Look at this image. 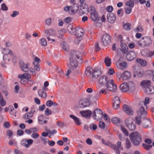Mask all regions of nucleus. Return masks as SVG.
Returning a JSON list of instances; mask_svg holds the SVG:
<instances>
[{
	"label": "nucleus",
	"instance_id": "nucleus-1",
	"mask_svg": "<svg viewBox=\"0 0 154 154\" xmlns=\"http://www.w3.org/2000/svg\"><path fill=\"white\" fill-rule=\"evenodd\" d=\"M81 53L78 51H73L71 54L70 57V61L71 67L70 68H76L78 64L77 63V59H80Z\"/></svg>",
	"mask_w": 154,
	"mask_h": 154
},
{
	"label": "nucleus",
	"instance_id": "nucleus-2",
	"mask_svg": "<svg viewBox=\"0 0 154 154\" xmlns=\"http://www.w3.org/2000/svg\"><path fill=\"white\" fill-rule=\"evenodd\" d=\"M152 44V40L149 36H146L142 37L141 39L137 42V45L139 47H148Z\"/></svg>",
	"mask_w": 154,
	"mask_h": 154
},
{
	"label": "nucleus",
	"instance_id": "nucleus-3",
	"mask_svg": "<svg viewBox=\"0 0 154 154\" xmlns=\"http://www.w3.org/2000/svg\"><path fill=\"white\" fill-rule=\"evenodd\" d=\"M130 139L133 144L135 146L139 145L141 141V137L137 132L132 133L129 135Z\"/></svg>",
	"mask_w": 154,
	"mask_h": 154
},
{
	"label": "nucleus",
	"instance_id": "nucleus-4",
	"mask_svg": "<svg viewBox=\"0 0 154 154\" xmlns=\"http://www.w3.org/2000/svg\"><path fill=\"white\" fill-rule=\"evenodd\" d=\"M79 9V6L77 4H75L71 6H66L64 8L65 11H68L70 14L76 13Z\"/></svg>",
	"mask_w": 154,
	"mask_h": 154
},
{
	"label": "nucleus",
	"instance_id": "nucleus-5",
	"mask_svg": "<svg viewBox=\"0 0 154 154\" xmlns=\"http://www.w3.org/2000/svg\"><path fill=\"white\" fill-rule=\"evenodd\" d=\"M108 91L115 92L117 89V85L112 79H111L106 86Z\"/></svg>",
	"mask_w": 154,
	"mask_h": 154
},
{
	"label": "nucleus",
	"instance_id": "nucleus-6",
	"mask_svg": "<svg viewBox=\"0 0 154 154\" xmlns=\"http://www.w3.org/2000/svg\"><path fill=\"white\" fill-rule=\"evenodd\" d=\"M133 122L134 119L131 117L126 119L125 121L126 126L131 131H133L136 128V126L134 124Z\"/></svg>",
	"mask_w": 154,
	"mask_h": 154
},
{
	"label": "nucleus",
	"instance_id": "nucleus-7",
	"mask_svg": "<svg viewBox=\"0 0 154 154\" xmlns=\"http://www.w3.org/2000/svg\"><path fill=\"white\" fill-rule=\"evenodd\" d=\"M102 143L106 146H108L112 149L114 150L117 154H120V151L117 148L115 144H113L109 142L106 141L104 139H101Z\"/></svg>",
	"mask_w": 154,
	"mask_h": 154
},
{
	"label": "nucleus",
	"instance_id": "nucleus-8",
	"mask_svg": "<svg viewBox=\"0 0 154 154\" xmlns=\"http://www.w3.org/2000/svg\"><path fill=\"white\" fill-rule=\"evenodd\" d=\"M3 53L4 54L3 56V60L5 61L9 62L10 60L11 56V51L8 49H3Z\"/></svg>",
	"mask_w": 154,
	"mask_h": 154
},
{
	"label": "nucleus",
	"instance_id": "nucleus-9",
	"mask_svg": "<svg viewBox=\"0 0 154 154\" xmlns=\"http://www.w3.org/2000/svg\"><path fill=\"white\" fill-rule=\"evenodd\" d=\"M92 116L94 119L99 120L103 117L102 112L100 109H96L93 112Z\"/></svg>",
	"mask_w": 154,
	"mask_h": 154
},
{
	"label": "nucleus",
	"instance_id": "nucleus-10",
	"mask_svg": "<svg viewBox=\"0 0 154 154\" xmlns=\"http://www.w3.org/2000/svg\"><path fill=\"white\" fill-rule=\"evenodd\" d=\"M33 142L32 139H24L22 140L21 144L22 146L25 147L26 148H28L30 145H32Z\"/></svg>",
	"mask_w": 154,
	"mask_h": 154
},
{
	"label": "nucleus",
	"instance_id": "nucleus-11",
	"mask_svg": "<svg viewBox=\"0 0 154 154\" xmlns=\"http://www.w3.org/2000/svg\"><path fill=\"white\" fill-rule=\"evenodd\" d=\"M111 78L108 76L103 75L100 77L99 81V84L102 85H106L109 80Z\"/></svg>",
	"mask_w": 154,
	"mask_h": 154
},
{
	"label": "nucleus",
	"instance_id": "nucleus-12",
	"mask_svg": "<svg viewBox=\"0 0 154 154\" xmlns=\"http://www.w3.org/2000/svg\"><path fill=\"white\" fill-rule=\"evenodd\" d=\"M110 42L111 40L109 35L106 34L103 36L102 39V42L103 45H108Z\"/></svg>",
	"mask_w": 154,
	"mask_h": 154
},
{
	"label": "nucleus",
	"instance_id": "nucleus-13",
	"mask_svg": "<svg viewBox=\"0 0 154 154\" xmlns=\"http://www.w3.org/2000/svg\"><path fill=\"white\" fill-rule=\"evenodd\" d=\"M79 105L82 108H85L88 106L90 103L89 100L87 98H83L81 99L79 102Z\"/></svg>",
	"mask_w": 154,
	"mask_h": 154
},
{
	"label": "nucleus",
	"instance_id": "nucleus-14",
	"mask_svg": "<svg viewBox=\"0 0 154 154\" xmlns=\"http://www.w3.org/2000/svg\"><path fill=\"white\" fill-rule=\"evenodd\" d=\"M136 57V53L133 51H130L128 52L126 56V58L128 60L131 61L134 59Z\"/></svg>",
	"mask_w": 154,
	"mask_h": 154
},
{
	"label": "nucleus",
	"instance_id": "nucleus-15",
	"mask_svg": "<svg viewBox=\"0 0 154 154\" xmlns=\"http://www.w3.org/2000/svg\"><path fill=\"white\" fill-rule=\"evenodd\" d=\"M48 90V88L45 87H43L42 89L38 90V94L39 95L43 98H45L47 96L46 91Z\"/></svg>",
	"mask_w": 154,
	"mask_h": 154
},
{
	"label": "nucleus",
	"instance_id": "nucleus-16",
	"mask_svg": "<svg viewBox=\"0 0 154 154\" xmlns=\"http://www.w3.org/2000/svg\"><path fill=\"white\" fill-rule=\"evenodd\" d=\"M123 109L124 111L129 116L132 115L133 114V109L129 106L126 104L123 105Z\"/></svg>",
	"mask_w": 154,
	"mask_h": 154
},
{
	"label": "nucleus",
	"instance_id": "nucleus-17",
	"mask_svg": "<svg viewBox=\"0 0 154 154\" xmlns=\"http://www.w3.org/2000/svg\"><path fill=\"white\" fill-rule=\"evenodd\" d=\"M107 17L108 21L111 23H114L116 20V16L112 13H110L108 14Z\"/></svg>",
	"mask_w": 154,
	"mask_h": 154
},
{
	"label": "nucleus",
	"instance_id": "nucleus-18",
	"mask_svg": "<svg viewBox=\"0 0 154 154\" xmlns=\"http://www.w3.org/2000/svg\"><path fill=\"white\" fill-rule=\"evenodd\" d=\"M131 76V74L129 72L125 71L122 73L120 78H122V80H125L128 79Z\"/></svg>",
	"mask_w": 154,
	"mask_h": 154
},
{
	"label": "nucleus",
	"instance_id": "nucleus-19",
	"mask_svg": "<svg viewBox=\"0 0 154 154\" xmlns=\"http://www.w3.org/2000/svg\"><path fill=\"white\" fill-rule=\"evenodd\" d=\"M29 63H25L23 62L20 63V68L23 71L28 72L29 71Z\"/></svg>",
	"mask_w": 154,
	"mask_h": 154
},
{
	"label": "nucleus",
	"instance_id": "nucleus-20",
	"mask_svg": "<svg viewBox=\"0 0 154 154\" xmlns=\"http://www.w3.org/2000/svg\"><path fill=\"white\" fill-rule=\"evenodd\" d=\"M143 105H140L139 104V107H140L139 110L138 112V114L140 116L144 117L146 114V112L144 110V107L142 106Z\"/></svg>",
	"mask_w": 154,
	"mask_h": 154
},
{
	"label": "nucleus",
	"instance_id": "nucleus-21",
	"mask_svg": "<svg viewBox=\"0 0 154 154\" xmlns=\"http://www.w3.org/2000/svg\"><path fill=\"white\" fill-rule=\"evenodd\" d=\"M120 50L123 54H126L127 52L128 48L125 43L122 42H121Z\"/></svg>",
	"mask_w": 154,
	"mask_h": 154
},
{
	"label": "nucleus",
	"instance_id": "nucleus-22",
	"mask_svg": "<svg viewBox=\"0 0 154 154\" xmlns=\"http://www.w3.org/2000/svg\"><path fill=\"white\" fill-rule=\"evenodd\" d=\"M145 92L148 94H151L154 92V88L152 86H149L144 89Z\"/></svg>",
	"mask_w": 154,
	"mask_h": 154
},
{
	"label": "nucleus",
	"instance_id": "nucleus-23",
	"mask_svg": "<svg viewBox=\"0 0 154 154\" xmlns=\"http://www.w3.org/2000/svg\"><path fill=\"white\" fill-rule=\"evenodd\" d=\"M151 82L149 80H144L141 83V86L144 88V89L146 88L149 87L151 85Z\"/></svg>",
	"mask_w": 154,
	"mask_h": 154
},
{
	"label": "nucleus",
	"instance_id": "nucleus-24",
	"mask_svg": "<svg viewBox=\"0 0 154 154\" xmlns=\"http://www.w3.org/2000/svg\"><path fill=\"white\" fill-rule=\"evenodd\" d=\"M120 89L123 92H126L128 91L127 83H124L122 84L120 86Z\"/></svg>",
	"mask_w": 154,
	"mask_h": 154
},
{
	"label": "nucleus",
	"instance_id": "nucleus-25",
	"mask_svg": "<svg viewBox=\"0 0 154 154\" xmlns=\"http://www.w3.org/2000/svg\"><path fill=\"white\" fill-rule=\"evenodd\" d=\"M31 77L30 75L27 73L23 74H20L18 76V78L19 79H23L28 80L30 79Z\"/></svg>",
	"mask_w": 154,
	"mask_h": 154
},
{
	"label": "nucleus",
	"instance_id": "nucleus-26",
	"mask_svg": "<svg viewBox=\"0 0 154 154\" xmlns=\"http://www.w3.org/2000/svg\"><path fill=\"white\" fill-rule=\"evenodd\" d=\"M45 34L50 36H54L56 34V32L54 29H52L45 30Z\"/></svg>",
	"mask_w": 154,
	"mask_h": 154
},
{
	"label": "nucleus",
	"instance_id": "nucleus-27",
	"mask_svg": "<svg viewBox=\"0 0 154 154\" xmlns=\"http://www.w3.org/2000/svg\"><path fill=\"white\" fill-rule=\"evenodd\" d=\"M136 61L138 64L142 66H146L147 64L146 61L143 59L137 58Z\"/></svg>",
	"mask_w": 154,
	"mask_h": 154
},
{
	"label": "nucleus",
	"instance_id": "nucleus-28",
	"mask_svg": "<svg viewBox=\"0 0 154 154\" xmlns=\"http://www.w3.org/2000/svg\"><path fill=\"white\" fill-rule=\"evenodd\" d=\"M101 74L100 70L97 69H94L92 72V75L93 78H97Z\"/></svg>",
	"mask_w": 154,
	"mask_h": 154
},
{
	"label": "nucleus",
	"instance_id": "nucleus-29",
	"mask_svg": "<svg viewBox=\"0 0 154 154\" xmlns=\"http://www.w3.org/2000/svg\"><path fill=\"white\" fill-rule=\"evenodd\" d=\"M91 18L92 20L95 21L99 19L98 16L97 12L95 13H91Z\"/></svg>",
	"mask_w": 154,
	"mask_h": 154
},
{
	"label": "nucleus",
	"instance_id": "nucleus-30",
	"mask_svg": "<svg viewBox=\"0 0 154 154\" xmlns=\"http://www.w3.org/2000/svg\"><path fill=\"white\" fill-rule=\"evenodd\" d=\"M117 66L118 69L123 70L126 68L127 64L125 62H123L117 64Z\"/></svg>",
	"mask_w": 154,
	"mask_h": 154
},
{
	"label": "nucleus",
	"instance_id": "nucleus-31",
	"mask_svg": "<svg viewBox=\"0 0 154 154\" xmlns=\"http://www.w3.org/2000/svg\"><path fill=\"white\" fill-rule=\"evenodd\" d=\"M128 90L131 92L133 91L135 89V85L132 82H129L127 83Z\"/></svg>",
	"mask_w": 154,
	"mask_h": 154
},
{
	"label": "nucleus",
	"instance_id": "nucleus-32",
	"mask_svg": "<svg viewBox=\"0 0 154 154\" xmlns=\"http://www.w3.org/2000/svg\"><path fill=\"white\" fill-rule=\"evenodd\" d=\"M80 113L83 117H89L91 114L92 112L90 110L82 111L80 112Z\"/></svg>",
	"mask_w": 154,
	"mask_h": 154
},
{
	"label": "nucleus",
	"instance_id": "nucleus-33",
	"mask_svg": "<svg viewBox=\"0 0 154 154\" xmlns=\"http://www.w3.org/2000/svg\"><path fill=\"white\" fill-rule=\"evenodd\" d=\"M83 30L82 29L77 28L76 31L75 32V35H77L78 36L82 37L83 35Z\"/></svg>",
	"mask_w": 154,
	"mask_h": 154
},
{
	"label": "nucleus",
	"instance_id": "nucleus-34",
	"mask_svg": "<svg viewBox=\"0 0 154 154\" xmlns=\"http://www.w3.org/2000/svg\"><path fill=\"white\" fill-rule=\"evenodd\" d=\"M104 63L107 66H110L111 64V60L108 57H106L104 59Z\"/></svg>",
	"mask_w": 154,
	"mask_h": 154
},
{
	"label": "nucleus",
	"instance_id": "nucleus-35",
	"mask_svg": "<svg viewBox=\"0 0 154 154\" xmlns=\"http://www.w3.org/2000/svg\"><path fill=\"white\" fill-rule=\"evenodd\" d=\"M93 70L91 67L88 66L86 69L85 73L87 75H92Z\"/></svg>",
	"mask_w": 154,
	"mask_h": 154
},
{
	"label": "nucleus",
	"instance_id": "nucleus-36",
	"mask_svg": "<svg viewBox=\"0 0 154 154\" xmlns=\"http://www.w3.org/2000/svg\"><path fill=\"white\" fill-rule=\"evenodd\" d=\"M33 116L32 113L28 112L26 113L23 116V118L25 119H29L31 118Z\"/></svg>",
	"mask_w": 154,
	"mask_h": 154
},
{
	"label": "nucleus",
	"instance_id": "nucleus-37",
	"mask_svg": "<svg viewBox=\"0 0 154 154\" xmlns=\"http://www.w3.org/2000/svg\"><path fill=\"white\" fill-rule=\"evenodd\" d=\"M112 122L114 124L118 125L120 123L121 120L117 117H114L112 119Z\"/></svg>",
	"mask_w": 154,
	"mask_h": 154
},
{
	"label": "nucleus",
	"instance_id": "nucleus-38",
	"mask_svg": "<svg viewBox=\"0 0 154 154\" xmlns=\"http://www.w3.org/2000/svg\"><path fill=\"white\" fill-rule=\"evenodd\" d=\"M143 74V71L142 70L140 69L137 71L135 74L134 75V77H135L136 76H137L139 77H141Z\"/></svg>",
	"mask_w": 154,
	"mask_h": 154
},
{
	"label": "nucleus",
	"instance_id": "nucleus-39",
	"mask_svg": "<svg viewBox=\"0 0 154 154\" xmlns=\"http://www.w3.org/2000/svg\"><path fill=\"white\" fill-rule=\"evenodd\" d=\"M10 109V114L13 115H14L15 116H16L15 115L16 110H14L13 107L12 106H10L9 107Z\"/></svg>",
	"mask_w": 154,
	"mask_h": 154
},
{
	"label": "nucleus",
	"instance_id": "nucleus-40",
	"mask_svg": "<svg viewBox=\"0 0 154 154\" xmlns=\"http://www.w3.org/2000/svg\"><path fill=\"white\" fill-rule=\"evenodd\" d=\"M40 43L42 46L45 47L47 46V41L45 39L42 38L40 39Z\"/></svg>",
	"mask_w": 154,
	"mask_h": 154
},
{
	"label": "nucleus",
	"instance_id": "nucleus-41",
	"mask_svg": "<svg viewBox=\"0 0 154 154\" xmlns=\"http://www.w3.org/2000/svg\"><path fill=\"white\" fill-rule=\"evenodd\" d=\"M149 98L148 97H146L145 98L144 102L143 101L140 102L139 103V105H143V104L144 105H146L149 103Z\"/></svg>",
	"mask_w": 154,
	"mask_h": 154
},
{
	"label": "nucleus",
	"instance_id": "nucleus-42",
	"mask_svg": "<svg viewBox=\"0 0 154 154\" xmlns=\"http://www.w3.org/2000/svg\"><path fill=\"white\" fill-rule=\"evenodd\" d=\"M126 4L127 6L131 8H132L134 6V3L132 0H129L126 3Z\"/></svg>",
	"mask_w": 154,
	"mask_h": 154
},
{
	"label": "nucleus",
	"instance_id": "nucleus-43",
	"mask_svg": "<svg viewBox=\"0 0 154 154\" xmlns=\"http://www.w3.org/2000/svg\"><path fill=\"white\" fill-rule=\"evenodd\" d=\"M143 30L142 27L140 25H139L136 28L134 29V31L136 32H142Z\"/></svg>",
	"mask_w": 154,
	"mask_h": 154
},
{
	"label": "nucleus",
	"instance_id": "nucleus-44",
	"mask_svg": "<svg viewBox=\"0 0 154 154\" xmlns=\"http://www.w3.org/2000/svg\"><path fill=\"white\" fill-rule=\"evenodd\" d=\"M88 11L90 12V14L91 13H95L97 12L95 8L93 6H90L88 8Z\"/></svg>",
	"mask_w": 154,
	"mask_h": 154
},
{
	"label": "nucleus",
	"instance_id": "nucleus-45",
	"mask_svg": "<svg viewBox=\"0 0 154 154\" xmlns=\"http://www.w3.org/2000/svg\"><path fill=\"white\" fill-rule=\"evenodd\" d=\"M125 145L127 149L129 148L131 146V143L128 139L126 140Z\"/></svg>",
	"mask_w": 154,
	"mask_h": 154
},
{
	"label": "nucleus",
	"instance_id": "nucleus-46",
	"mask_svg": "<svg viewBox=\"0 0 154 154\" xmlns=\"http://www.w3.org/2000/svg\"><path fill=\"white\" fill-rule=\"evenodd\" d=\"M113 102L117 103L120 104V100L119 97L117 96L114 97L113 99Z\"/></svg>",
	"mask_w": 154,
	"mask_h": 154
},
{
	"label": "nucleus",
	"instance_id": "nucleus-47",
	"mask_svg": "<svg viewBox=\"0 0 154 154\" xmlns=\"http://www.w3.org/2000/svg\"><path fill=\"white\" fill-rule=\"evenodd\" d=\"M19 14V12L18 11H13L12 14L11 15V17L12 18H14L17 16H18Z\"/></svg>",
	"mask_w": 154,
	"mask_h": 154
},
{
	"label": "nucleus",
	"instance_id": "nucleus-48",
	"mask_svg": "<svg viewBox=\"0 0 154 154\" xmlns=\"http://www.w3.org/2000/svg\"><path fill=\"white\" fill-rule=\"evenodd\" d=\"M143 148L146 150H149L152 147V145L149 144L143 143Z\"/></svg>",
	"mask_w": 154,
	"mask_h": 154
},
{
	"label": "nucleus",
	"instance_id": "nucleus-49",
	"mask_svg": "<svg viewBox=\"0 0 154 154\" xmlns=\"http://www.w3.org/2000/svg\"><path fill=\"white\" fill-rule=\"evenodd\" d=\"M82 37L79 36L76 37L74 40V42L76 44H78L80 41L82 39Z\"/></svg>",
	"mask_w": 154,
	"mask_h": 154
},
{
	"label": "nucleus",
	"instance_id": "nucleus-50",
	"mask_svg": "<svg viewBox=\"0 0 154 154\" xmlns=\"http://www.w3.org/2000/svg\"><path fill=\"white\" fill-rule=\"evenodd\" d=\"M77 28H72V26H70L69 27V30H70V32H71V34H73L75 35V32L76 31V30Z\"/></svg>",
	"mask_w": 154,
	"mask_h": 154
},
{
	"label": "nucleus",
	"instance_id": "nucleus-51",
	"mask_svg": "<svg viewBox=\"0 0 154 154\" xmlns=\"http://www.w3.org/2000/svg\"><path fill=\"white\" fill-rule=\"evenodd\" d=\"M44 119V116L43 115L40 116L38 118V121L40 124H43Z\"/></svg>",
	"mask_w": 154,
	"mask_h": 154
},
{
	"label": "nucleus",
	"instance_id": "nucleus-52",
	"mask_svg": "<svg viewBox=\"0 0 154 154\" xmlns=\"http://www.w3.org/2000/svg\"><path fill=\"white\" fill-rule=\"evenodd\" d=\"M131 24L129 23H126L124 26V28L127 30H129L130 29V26Z\"/></svg>",
	"mask_w": 154,
	"mask_h": 154
},
{
	"label": "nucleus",
	"instance_id": "nucleus-53",
	"mask_svg": "<svg viewBox=\"0 0 154 154\" xmlns=\"http://www.w3.org/2000/svg\"><path fill=\"white\" fill-rule=\"evenodd\" d=\"M11 146H14L17 144V142L14 140H10L8 143Z\"/></svg>",
	"mask_w": 154,
	"mask_h": 154
},
{
	"label": "nucleus",
	"instance_id": "nucleus-54",
	"mask_svg": "<svg viewBox=\"0 0 154 154\" xmlns=\"http://www.w3.org/2000/svg\"><path fill=\"white\" fill-rule=\"evenodd\" d=\"M121 130L125 134L126 136H128V133L127 130L122 126L121 127Z\"/></svg>",
	"mask_w": 154,
	"mask_h": 154
},
{
	"label": "nucleus",
	"instance_id": "nucleus-55",
	"mask_svg": "<svg viewBox=\"0 0 154 154\" xmlns=\"http://www.w3.org/2000/svg\"><path fill=\"white\" fill-rule=\"evenodd\" d=\"M45 22L46 25H50L51 23V18L48 17L45 20Z\"/></svg>",
	"mask_w": 154,
	"mask_h": 154
},
{
	"label": "nucleus",
	"instance_id": "nucleus-56",
	"mask_svg": "<svg viewBox=\"0 0 154 154\" xmlns=\"http://www.w3.org/2000/svg\"><path fill=\"white\" fill-rule=\"evenodd\" d=\"M11 58H12V60L14 63H16V62L17 57L15 55L13 54L12 52Z\"/></svg>",
	"mask_w": 154,
	"mask_h": 154
},
{
	"label": "nucleus",
	"instance_id": "nucleus-57",
	"mask_svg": "<svg viewBox=\"0 0 154 154\" xmlns=\"http://www.w3.org/2000/svg\"><path fill=\"white\" fill-rule=\"evenodd\" d=\"M39 136V134L36 132L33 133L31 135V137L33 139H37Z\"/></svg>",
	"mask_w": 154,
	"mask_h": 154
},
{
	"label": "nucleus",
	"instance_id": "nucleus-58",
	"mask_svg": "<svg viewBox=\"0 0 154 154\" xmlns=\"http://www.w3.org/2000/svg\"><path fill=\"white\" fill-rule=\"evenodd\" d=\"M62 48L63 49L66 51H68L69 48L68 45L66 44H63L62 45Z\"/></svg>",
	"mask_w": 154,
	"mask_h": 154
},
{
	"label": "nucleus",
	"instance_id": "nucleus-59",
	"mask_svg": "<svg viewBox=\"0 0 154 154\" xmlns=\"http://www.w3.org/2000/svg\"><path fill=\"white\" fill-rule=\"evenodd\" d=\"M45 113L46 116H49L51 114L52 112L51 110H49L48 108H47L45 111Z\"/></svg>",
	"mask_w": 154,
	"mask_h": 154
},
{
	"label": "nucleus",
	"instance_id": "nucleus-60",
	"mask_svg": "<svg viewBox=\"0 0 154 154\" xmlns=\"http://www.w3.org/2000/svg\"><path fill=\"white\" fill-rule=\"evenodd\" d=\"M132 8H125V12L127 14H129L131 12Z\"/></svg>",
	"mask_w": 154,
	"mask_h": 154
},
{
	"label": "nucleus",
	"instance_id": "nucleus-61",
	"mask_svg": "<svg viewBox=\"0 0 154 154\" xmlns=\"http://www.w3.org/2000/svg\"><path fill=\"white\" fill-rule=\"evenodd\" d=\"M46 105L48 107H51L53 105V102L51 100H48L46 102Z\"/></svg>",
	"mask_w": 154,
	"mask_h": 154
},
{
	"label": "nucleus",
	"instance_id": "nucleus-62",
	"mask_svg": "<svg viewBox=\"0 0 154 154\" xmlns=\"http://www.w3.org/2000/svg\"><path fill=\"white\" fill-rule=\"evenodd\" d=\"M90 128L91 129H92L93 130H96L97 128V126L96 125L92 124L90 126Z\"/></svg>",
	"mask_w": 154,
	"mask_h": 154
},
{
	"label": "nucleus",
	"instance_id": "nucleus-63",
	"mask_svg": "<svg viewBox=\"0 0 154 154\" xmlns=\"http://www.w3.org/2000/svg\"><path fill=\"white\" fill-rule=\"evenodd\" d=\"M99 126L101 128H104L105 127V124L102 121L100 122L99 123Z\"/></svg>",
	"mask_w": 154,
	"mask_h": 154
},
{
	"label": "nucleus",
	"instance_id": "nucleus-64",
	"mask_svg": "<svg viewBox=\"0 0 154 154\" xmlns=\"http://www.w3.org/2000/svg\"><path fill=\"white\" fill-rule=\"evenodd\" d=\"M154 55V51H148V54L147 57H151Z\"/></svg>",
	"mask_w": 154,
	"mask_h": 154
}]
</instances>
